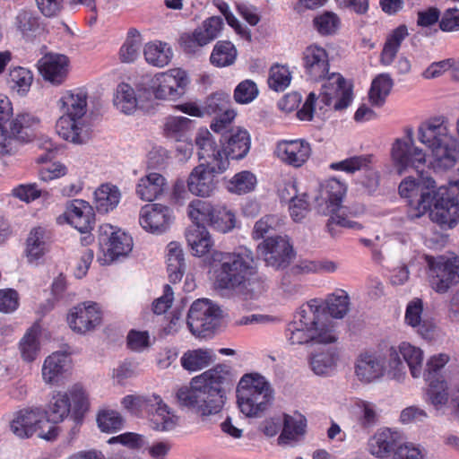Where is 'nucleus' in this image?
I'll return each instance as SVG.
<instances>
[{"mask_svg":"<svg viewBox=\"0 0 459 459\" xmlns=\"http://www.w3.org/2000/svg\"><path fill=\"white\" fill-rule=\"evenodd\" d=\"M195 145L200 160L204 164L212 165V169L219 172H224L230 165L223 148L217 146L212 134L206 128L198 131L195 136Z\"/></svg>","mask_w":459,"mask_h":459,"instance_id":"nucleus-19","label":"nucleus"},{"mask_svg":"<svg viewBox=\"0 0 459 459\" xmlns=\"http://www.w3.org/2000/svg\"><path fill=\"white\" fill-rule=\"evenodd\" d=\"M173 221V212L160 204H146L142 207L139 223L142 228L153 234H162L169 230Z\"/></svg>","mask_w":459,"mask_h":459,"instance_id":"nucleus-22","label":"nucleus"},{"mask_svg":"<svg viewBox=\"0 0 459 459\" xmlns=\"http://www.w3.org/2000/svg\"><path fill=\"white\" fill-rule=\"evenodd\" d=\"M186 238L193 254L197 256L207 254L213 245L211 235L205 226H193L188 228L186 232Z\"/></svg>","mask_w":459,"mask_h":459,"instance_id":"nucleus-40","label":"nucleus"},{"mask_svg":"<svg viewBox=\"0 0 459 459\" xmlns=\"http://www.w3.org/2000/svg\"><path fill=\"white\" fill-rule=\"evenodd\" d=\"M273 154L282 163L300 168L309 160L312 148L305 139H282L276 143Z\"/></svg>","mask_w":459,"mask_h":459,"instance_id":"nucleus-20","label":"nucleus"},{"mask_svg":"<svg viewBox=\"0 0 459 459\" xmlns=\"http://www.w3.org/2000/svg\"><path fill=\"white\" fill-rule=\"evenodd\" d=\"M51 241L50 232L43 227L33 228L27 238L26 252L30 260H37L48 251Z\"/></svg>","mask_w":459,"mask_h":459,"instance_id":"nucleus-37","label":"nucleus"},{"mask_svg":"<svg viewBox=\"0 0 459 459\" xmlns=\"http://www.w3.org/2000/svg\"><path fill=\"white\" fill-rule=\"evenodd\" d=\"M267 266L276 270L285 269L294 258L293 247L286 236L267 238L258 246Z\"/></svg>","mask_w":459,"mask_h":459,"instance_id":"nucleus-16","label":"nucleus"},{"mask_svg":"<svg viewBox=\"0 0 459 459\" xmlns=\"http://www.w3.org/2000/svg\"><path fill=\"white\" fill-rule=\"evenodd\" d=\"M99 242L108 264L126 255L133 248L132 237L120 230H115L110 224L100 226Z\"/></svg>","mask_w":459,"mask_h":459,"instance_id":"nucleus-15","label":"nucleus"},{"mask_svg":"<svg viewBox=\"0 0 459 459\" xmlns=\"http://www.w3.org/2000/svg\"><path fill=\"white\" fill-rule=\"evenodd\" d=\"M281 225V218L279 216L265 215L255 222L252 236L255 239L263 238L266 234L277 230Z\"/></svg>","mask_w":459,"mask_h":459,"instance_id":"nucleus-63","label":"nucleus"},{"mask_svg":"<svg viewBox=\"0 0 459 459\" xmlns=\"http://www.w3.org/2000/svg\"><path fill=\"white\" fill-rule=\"evenodd\" d=\"M212 352L207 350L189 351L181 357L182 367L188 371L201 370L212 362Z\"/></svg>","mask_w":459,"mask_h":459,"instance_id":"nucleus-53","label":"nucleus"},{"mask_svg":"<svg viewBox=\"0 0 459 459\" xmlns=\"http://www.w3.org/2000/svg\"><path fill=\"white\" fill-rule=\"evenodd\" d=\"M430 196L426 213L429 212L431 221L442 229L454 228L459 219V168L448 186H436Z\"/></svg>","mask_w":459,"mask_h":459,"instance_id":"nucleus-6","label":"nucleus"},{"mask_svg":"<svg viewBox=\"0 0 459 459\" xmlns=\"http://www.w3.org/2000/svg\"><path fill=\"white\" fill-rule=\"evenodd\" d=\"M143 55L148 64L157 67H163L170 63L173 51L168 43L154 41L145 45Z\"/></svg>","mask_w":459,"mask_h":459,"instance_id":"nucleus-43","label":"nucleus"},{"mask_svg":"<svg viewBox=\"0 0 459 459\" xmlns=\"http://www.w3.org/2000/svg\"><path fill=\"white\" fill-rule=\"evenodd\" d=\"M338 359L337 349L328 348L313 353L309 359V365L316 375L326 376L334 370Z\"/></svg>","mask_w":459,"mask_h":459,"instance_id":"nucleus-39","label":"nucleus"},{"mask_svg":"<svg viewBox=\"0 0 459 459\" xmlns=\"http://www.w3.org/2000/svg\"><path fill=\"white\" fill-rule=\"evenodd\" d=\"M185 258L180 245L170 242L167 247V269L169 281L177 283L181 281L185 273Z\"/></svg>","mask_w":459,"mask_h":459,"instance_id":"nucleus-41","label":"nucleus"},{"mask_svg":"<svg viewBox=\"0 0 459 459\" xmlns=\"http://www.w3.org/2000/svg\"><path fill=\"white\" fill-rule=\"evenodd\" d=\"M212 165L201 163L196 166L187 178V188L195 195L210 196L216 188L215 174L221 172L212 169Z\"/></svg>","mask_w":459,"mask_h":459,"instance_id":"nucleus-28","label":"nucleus"},{"mask_svg":"<svg viewBox=\"0 0 459 459\" xmlns=\"http://www.w3.org/2000/svg\"><path fill=\"white\" fill-rule=\"evenodd\" d=\"M189 83L190 79L185 70L172 68L156 74L151 87L156 99L176 100L185 94Z\"/></svg>","mask_w":459,"mask_h":459,"instance_id":"nucleus-14","label":"nucleus"},{"mask_svg":"<svg viewBox=\"0 0 459 459\" xmlns=\"http://www.w3.org/2000/svg\"><path fill=\"white\" fill-rule=\"evenodd\" d=\"M46 424L43 411L34 408L18 411L10 423V429L15 436L22 438L30 437L36 432H39V437L46 440L56 438L57 436L56 427L49 426V429L45 431Z\"/></svg>","mask_w":459,"mask_h":459,"instance_id":"nucleus-13","label":"nucleus"},{"mask_svg":"<svg viewBox=\"0 0 459 459\" xmlns=\"http://www.w3.org/2000/svg\"><path fill=\"white\" fill-rule=\"evenodd\" d=\"M191 125L192 120L187 117H170L164 124V133L168 138L177 142H185Z\"/></svg>","mask_w":459,"mask_h":459,"instance_id":"nucleus-50","label":"nucleus"},{"mask_svg":"<svg viewBox=\"0 0 459 459\" xmlns=\"http://www.w3.org/2000/svg\"><path fill=\"white\" fill-rule=\"evenodd\" d=\"M221 318V310L219 306L207 299H200L191 305L186 324L193 335L205 338L219 326Z\"/></svg>","mask_w":459,"mask_h":459,"instance_id":"nucleus-11","label":"nucleus"},{"mask_svg":"<svg viewBox=\"0 0 459 459\" xmlns=\"http://www.w3.org/2000/svg\"><path fill=\"white\" fill-rule=\"evenodd\" d=\"M229 106L230 96L223 92H216L206 99L203 106L204 115L215 116L214 121L211 124V128L214 132L224 131L235 118L236 113Z\"/></svg>","mask_w":459,"mask_h":459,"instance_id":"nucleus-23","label":"nucleus"},{"mask_svg":"<svg viewBox=\"0 0 459 459\" xmlns=\"http://www.w3.org/2000/svg\"><path fill=\"white\" fill-rule=\"evenodd\" d=\"M207 44L201 30L197 29L191 32H184L179 38L180 48L186 54H197Z\"/></svg>","mask_w":459,"mask_h":459,"instance_id":"nucleus-61","label":"nucleus"},{"mask_svg":"<svg viewBox=\"0 0 459 459\" xmlns=\"http://www.w3.org/2000/svg\"><path fill=\"white\" fill-rule=\"evenodd\" d=\"M346 193L347 186L336 178H329L322 186V196L325 199L326 208L330 214L327 223L329 230H331L333 224L349 229H361L359 223L348 219L346 214L347 208L342 205Z\"/></svg>","mask_w":459,"mask_h":459,"instance_id":"nucleus-12","label":"nucleus"},{"mask_svg":"<svg viewBox=\"0 0 459 459\" xmlns=\"http://www.w3.org/2000/svg\"><path fill=\"white\" fill-rule=\"evenodd\" d=\"M386 362L377 351H363L356 359L355 375L362 383H371L385 374Z\"/></svg>","mask_w":459,"mask_h":459,"instance_id":"nucleus-25","label":"nucleus"},{"mask_svg":"<svg viewBox=\"0 0 459 459\" xmlns=\"http://www.w3.org/2000/svg\"><path fill=\"white\" fill-rule=\"evenodd\" d=\"M212 259L220 263V265L214 268L215 283L218 288H242L253 294H260L265 290V279L257 273L251 250L239 247L232 253L215 252Z\"/></svg>","mask_w":459,"mask_h":459,"instance_id":"nucleus-2","label":"nucleus"},{"mask_svg":"<svg viewBox=\"0 0 459 459\" xmlns=\"http://www.w3.org/2000/svg\"><path fill=\"white\" fill-rule=\"evenodd\" d=\"M408 36V30L405 25H400L388 36L381 53V61L384 65H390L401 46L403 40Z\"/></svg>","mask_w":459,"mask_h":459,"instance_id":"nucleus-46","label":"nucleus"},{"mask_svg":"<svg viewBox=\"0 0 459 459\" xmlns=\"http://www.w3.org/2000/svg\"><path fill=\"white\" fill-rule=\"evenodd\" d=\"M40 327L39 325L31 326L20 342L22 357L26 361H33L39 351V337Z\"/></svg>","mask_w":459,"mask_h":459,"instance_id":"nucleus-49","label":"nucleus"},{"mask_svg":"<svg viewBox=\"0 0 459 459\" xmlns=\"http://www.w3.org/2000/svg\"><path fill=\"white\" fill-rule=\"evenodd\" d=\"M258 95V88L252 80H244L239 82L234 91V100L239 104H247Z\"/></svg>","mask_w":459,"mask_h":459,"instance_id":"nucleus-64","label":"nucleus"},{"mask_svg":"<svg viewBox=\"0 0 459 459\" xmlns=\"http://www.w3.org/2000/svg\"><path fill=\"white\" fill-rule=\"evenodd\" d=\"M324 313L327 310L329 316L336 319L343 318L350 311V296L343 290H336L334 292L327 295L325 301H322Z\"/></svg>","mask_w":459,"mask_h":459,"instance_id":"nucleus-42","label":"nucleus"},{"mask_svg":"<svg viewBox=\"0 0 459 459\" xmlns=\"http://www.w3.org/2000/svg\"><path fill=\"white\" fill-rule=\"evenodd\" d=\"M122 405L134 415L146 411L150 414L152 428L158 431H169L177 425V417L169 411L159 395L152 397L126 395L122 399Z\"/></svg>","mask_w":459,"mask_h":459,"instance_id":"nucleus-8","label":"nucleus"},{"mask_svg":"<svg viewBox=\"0 0 459 459\" xmlns=\"http://www.w3.org/2000/svg\"><path fill=\"white\" fill-rule=\"evenodd\" d=\"M97 422L102 432H116L122 429L123 419L121 415L112 410H104L99 412Z\"/></svg>","mask_w":459,"mask_h":459,"instance_id":"nucleus-62","label":"nucleus"},{"mask_svg":"<svg viewBox=\"0 0 459 459\" xmlns=\"http://www.w3.org/2000/svg\"><path fill=\"white\" fill-rule=\"evenodd\" d=\"M285 336L291 345L328 344L338 340L334 325L325 315L318 299H310L299 307L287 325Z\"/></svg>","mask_w":459,"mask_h":459,"instance_id":"nucleus-3","label":"nucleus"},{"mask_svg":"<svg viewBox=\"0 0 459 459\" xmlns=\"http://www.w3.org/2000/svg\"><path fill=\"white\" fill-rule=\"evenodd\" d=\"M39 119L30 114L19 115L9 126L13 135L19 141L28 142L33 138L32 129L39 125Z\"/></svg>","mask_w":459,"mask_h":459,"instance_id":"nucleus-47","label":"nucleus"},{"mask_svg":"<svg viewBox=\"0 0 459 459\" xmlns=\"http://www.w3.org/2000/svg\"><path fill=\"white\" fill-rule=\"evenodd\" d=\"M71 407L72 403L66 393L59 392L53 395L48 409L43 411L47 421V429H49V426L63 421L68 416Z\"/></svg>","mask_w":459,"mask_h":459,"instance_id":"nucleus-35","label":"nucleus"},{"mask_svg":"<svg viewBox=\"0 0 459 459\" xmlns=\"http://www.w3.org/2000/svg\"><path fill=\"white\" fill-rule=\"evenodd\" d=\"M237 56L238 51L230 41L220 40L213 47L210 62L216 67H226L235 63Z\"/></svg>","mask_w":459,"mask_h":459,"instance_id":"nucleus-45","label":"nucleus"},{"mask_svg":"<svg viewBox=\"0 0 459 459\" xmlns=\"http://www.w3.org/2000/svg\"><path fill=\"white\" fill-rule=\"evenodd\" d=\"M400 442L401 436L397 431L388 428L379 429L368 438V450L373 456L385 459L394 453Z\"/></svg>","mask_w":459,"mask_h":459,"instance_id":"nucleus-29","label":"nucleus"},{"mask_svg":"<svg viewBox=\"0 0 459 459\" xmlns=\"http://www.w3.org/2000/svg\"><path fill=\"white\" fill-rule=\"evenodd\" d=\"M70 362L68 354L63 351H56L48 356L41 369L44 382L48 385L61 382L69 370Z\"/></svg>","mask_w":459,"mask_h":459,"instance_id":"nucleus-31","label":"nucleus"},{"mask_svg":"<svg viewBox=\"0 0 459 459\" xmlns=\"http://www.w3.org/2000/svg\"><path fill=\"white\" fill-rule=\"evenodd\" d=\"M272 399V389L263 376L250 373L239 380L237 402L240 411L246 416H257L267 408Z\"/></svg>","mask_w":459,"mask_h":459,"instance_id":"nucleus-7","label":"nucleus"},{"mask_svg":"<svg viewBox=\"0 0 459 459\" xmlns=\"http://www.w3.org/2000/svg\"><path fill=\"white\" fill-rule=\"evenodd\" d=\"M394 86L393 79L387 74H378L371 82L368 98L375 107H381Z\"/></svg>","mask_w":459,"mask_h":459,"instance_id":"nucleus-44","label":"nucleus"},{"mask_svg":"<svg viewBox=\"0 0 459 459\" xmlns=\"http://www.w3.org/2000/svg\"><path fill=\"white\" fill-rule=\"evenodd\" d=\"M142 41L136 29H130L127 37L120 48L119 58L123 63H133L139 56Z\"/></svg>","mask_w":459,"mask_h":459,"instance_id":"nucleus-54","label":"nucleus"},{"mask_svg":"<svg viewBox=\"0 0 459 459\" xmlns=\"http://www.w3.org/2000/svg\"><path fill=\"white\" fill-rule=\"evenodd\" d=\"M388 367L398 373L404 368V362L413 377L421 375L423 352L409 342H402L397 348L390 347L387 351Z\"/></svg>","mask_w":459,"mask_h":459,"instance_id":"nucleus-17","label":"nucleus"},{"mask_svg":"<svg viewBox=\"0 0 459 459\" xmlns=\"http://www.w3.org/2000/svg\"><path fill=\"white\" fill-rule=\"evenodd\" d=\"M67 321L74 332L85 333L100 325L101 311L96 303L83 302L71 309Z\"/></svg>","mask_w":459,"mask_h":459,"instance_id":"nucleus-24","label":"nucleus"},{"mask_svg":"<svg viewBox=\"0 0 459 459\" xmlns=\"http://www.w3.org/2000/svg\"><path fill=\"white\" fill-rule=\"evenodd\" d=\"M231 384L229 367H216L195 377L191 386L181 387L177 398L181 406L186 407L197 414L208 416L218 413L223 404L226 387Z\"/></svg>","mask_w":459,"mask_h":459,"instance_id":"nucleus-1","label":"nucleus"},{"mask_svg":"<svg viewBox=\"0 0 459 459\" xmlns=\"http://www.w3.org/2000/svg\"><path fill=\"white\" fill-rule=\"evenodd\" d=\"M307 420L302 415L283 414L282 429L278 437L280 445H290L304 435Z\"/></svg>","mask_w":459,"mask_h":459,"instance_id":"nucleus-38","label":"nucleus"},{"mask_svg":"<svg viewBox=\"0 0 459 459\" xmlns=\"http://www.w3.org/2000/svg\"><path fill=\"white\" fill-rule=\"evenodd\" d=\"M168 188V181L163 175L150 172L139 178L135 193L141 200L152 202L160 198Z\"/></svg>","mask_w":459,"mask_h":459,"instance_id":"nucleus-32","label":"nucleus"},{"mask_svg":"<svg viewBox=\"0 0 459 459\" xmlns=\"http://www.w3.org/2000/svg\"><path fill=\"white\" fill-rule=\"evenodd\" d=\"M257 184L256 177L248 170H243L235 174L227 184L230 193L243 195L252 192Z\"/></svg>","mask_w":459,"mask_h":459,"instance_id":"nucleus-51","label":"nucleus"},{"mask_svg":"<svg viewBox=\"0 0 459 459\" xmlns=\"http://www.w3.org/2000/svg\"><path fill=\"white\" fill-rule=\"evenodd\" d=\"M208 225L219 232L227 233L235 228V214L224 207H215Z\"/></svg>","mask_w":459,"mask_h":459,"instance_id":"nucleus-58","label":"nucleus"},{"mask_svg":"<svg viewBox=\"0 0 459 459\" xmlns=\"http://www.w3.org/2000/svg\"><path fill=\"white\" fill-rule=\"evenodd\" d=\"M221 131L220 142L222 144L223 152L228 160L244 159L251 146V138L249 133L241 127H233L229 130Z\"/></svg>","mask_w":459,"mask_h":459,"instance_id":"nucleus-26","label":"nucleus"},{"mask_svg":"<svg viewBox=\"0 0 459 459\" xmlns=\"http://www.w3.org/2000/svg\"><path fill=\"white\" fill-rule=\"evenodd\" d=\"M436 187V182L431 178L416 180L411 177L404 178L399 185V194L408 199L406 219L414 221L426 214L429 206L430 194Z\"/></svg>","mask_w":459,"mask_h":459,"instance_id":"nucleus-9","label":"nucleus"},{"mask_svg":"<svg viewBox=\"0 0 459 459\" xmlns=\"http://www.w3.org/2000/svg\"><path fill=\"white\" fill-rule=\"evenodd\" d=\"M427 275L430 287L437 293H446L459 283V255H425Z\"/></svg>","mask_w":459,"mask_h":459,"instance_id":"nucleus-10","label":"nucleus"},{"mask_svg":"<svg viewBox=\"0 0 459 459\" xmlns=\"http://www.w3.org/2000/svg\"><path fill=\"white\" fill-rule=\"evenodd\" d=\"M113 101L117 109L127 115L132 114L137 107L134 88L125 82L118 84Z\"/></svg>","mask_w":459,"mask_h":459,"instance_id":"nucleus-48","label":"nucleus"},{"mask_svg":"<svg viewBox=\"0 0 459 459\" xmlns=\"http://www.w3.org/2000/svg\"><path fill=\"white\" fill-rule=\"evenodd\" d=\"M70 403H73L74 421L78 424L82 420L84 412L88 409V398L83 387L81 385H73L66 393Z\"/></svg>","mask_w":459,"mask_h":459,"instance_id":"nucleus-56","label":"nucleus"},{"mask_svg":"<svg viewBox=\"0 0 459 459\" xmlns=\"http://www.w3.org/2000/svg\"><path fill=\"white\" fill-rule=\"evenodd\" d=\"M60 103L64 113L56 121L57 134L73 143H85L91 136L90 126L84 118L88 91L84 88L67 91L61 97Z\"/></svg>","mask_w":459,"mask_h":459,"instance_id":"nucleus-4","label":"nucleus"},{"mask_svg":"<svg viewBox=\"0 0 459 459\" xmlns=\"http://www.w3.org/2000/svg\"><path fill=\"white\" fill-rule=\"evenodd\" d=\"M291 73L287 65H273L269 72L268 85L274 91H283L291 82Z\"/></svg>","mask_w":459,"mask_h":459,"instance_id":"nucleus-59","label":"nucleus"},{"mask_svg":"<svg viewBox=\"0 0 459 459\" xmlns=\"http://www.w3.org/2000/svg\"><path fill=\"white\" fill-rule=\"evenodd\" d=\"M324 80L325 81L318 95L320 102L325 106H331L333 100L337 99L333 103L334 109L346 108L351 102V91L346 87L344 78L340 74L328 73Z\"/></svg>","mask_w":459,"mask_h":459,"instance_id":"nucleus-21","label":"nucleus"},{"mask_svg":"<svg viewBox=\"0 0 459 459\" xmlns=\"http://www.w3.org/2000/svg\"><path fill=\"white\" fill-rule=\"evenodd\" d=\"M67 222L81 233L90 231L95 222L92 207L83 200H74L65 212Z\"/></svg>","mask_w":459,"mask_h":459,"instance_id":"nucleus-30","label":"nucleus"},{"mask_svg":"<svg viewBox=\"0 0 459 459\" xmlns=\"http://www.w3.org/2000/svg\"><path fill=\"white\" fill-rule=\"evenodd\" d=\"M313 24L320 35L329 36L337 32L341 25V21L336 13L325 12L314 18Z\"/></svg>","mask_w":459,"mask_h":459,"instance_id":"nucleus-60","label":"nucleus"},{"mask_svg":"<svg viewBox=\"0 0 459 459\" xmlns=\"http://www.w3.org/2000/svg\"><path fill=\"white\" fill-rule=\"evenodd\" d=\"M188 216L195 223L194 226L208 225L212 220L215 207L207 201L194 200L187 207Z\"/></svg>","mask_w":459,"mask_h":459,"instance_id":"nucleus-52","label":"nucleus"},{"mask_svg":"<svg viewBox=\"0 0 459 459\" xmlns=\"http://www.w3.org/2000/svg\"><path fill=\"white\" fill-rule=\"evenodd\" d=\"M425 381L429 383L427 394L430 403L436 410H440L449 401L447 383L445 379H429Z\"/></svg>","mask_w":459,"mask_h":459,"instance_id":"nucleus-55","label":"nucleus"},{"mask_svg":"<svg viewBox=\"0 0 459 459\" xmlns=\"http://www.w3.org/2000/svg\"><path fill=\"white\" fill-rule=\"evenodd\" d=\"M33 80L32 73L24 67H13L9 72L8 83L11 88L16 90L21 95L26 94Z\"/></svg>","mask_w":459,"mask_h":459,"instance_id":"nucleus-57","label":"nucleus"},{"mask_svg":"<svg viewBox=\"0 0 459 459\" xmlns=\"http://www.w3.org/2000/svg\"><path fill=\"white\" fill-rule=\"evenodd\" d=\"M392 157L397 172L402 175L409 169L421 173L426 162L423 151L416 147L411 139L397 140L392 149Z\"/></svg>","mask_w":459,"mask_h":459,"instance_id":"nucleus-18","label":"nucleus"},{"mask_svg":"<svg viewBox=\"0 0 459 459\" xmlns=\"http://www.w3.org/2000/svg\"><path fill=\"white\" fill-rule=\"evenodd\" d=\"M121 193L119 188L110 183L100 185L94 192V204L98 212L108 213L119 204Z\"/></svg>","mask_w":459,"mask_h":459,"instance_id":"nucleus-36","label":"nucleus"},{"mask_svg":"<svg viewBox=\"0 0 459 459\" xmlns=\"http://www.w3.org/2000/svg\"><path fill=\"white\" fill-rule=\"evenodd\" d=\"M418 137L430 150L435 170H447L455 166L459 158V142L451 134L443 117H435L421 125Z\"/></svg>","mask_w":459,"mask_h":459,"instance_id":"nucleus-5","label":"nucleus"},{"mask_svg":"<svg viewBox=\"0 0 459 459\" xmlns=\"http://www.w3.org/2000/svg\"><path fill=\"white\" fill-rule=\"evenodd\" d=\"M371 155L352 156L343 160L331 163L330 169L350 174L365 169L370 173L368 186H375L377 184V173L371 169Z\"/></svg>","mask_w":459,"mask_h":459,"instance_id":"nucleus-34","label":"nucleus"},{"mask_svg":"<svg viewBox=\"0 0 459 459\" xmlns=\"http://www.w3.org/2000/svg\"><path fill=\"white\" fill-rule=\"evenodd\" d=\"M68 59L64 55L48 54L39 61V70L45 80L61 84L67 75Z\"/></svg>","mask_w":459,"mask_h":459,"instance_id":"nucleus-33","label":"nucleus"},{"mask_svg":"<svg viewBox=\"0 0 459 459\" xmlns=\"http://www.w3.org/2000/svg\"><path fill=\"white\" fill-rule=\"evenodd\" d=\"M305 74L311 81H321L329 73L328 54L325 48L311 45L305 48L302 55Z\"/></svg>","mask_w":459,"mask_h":459,"instance_id":"nucleus-27","label":"nucleus"}]
</instances>
